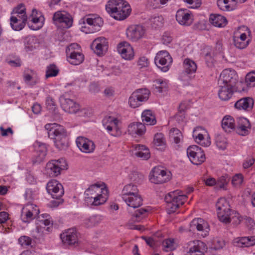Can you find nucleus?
<instances>
[{
	"label": "nucleus",
	"instance_id": "obj_1",
	"mask_svg": "<svg viewBox=\"0 0 255 255\" xmlns=\"http://www.w3.org/2000/svg\"><path fill=\"white\" fill-rule=\"evenodd\" d=\"M123 200L129 207L128 210L132 215L131 221L139 222L146 216L147 209L143 208L138 209L142 205V199L139 194L125 196Z\"/></svg>",
	"mask_w": 255,
	"mask_h": 255
},
{
	"label": "nucleus",
	"instance_id": "obj_2",
	"mask_svg": "<svg viewBox=\"0 0 255 255\" xmlns=\"http://www.w3.org/2000/svg\"><path fill=\"white\" fill-rule=\"evenodd\" d=\"M48 137L54 140L55 146L59 150H65L68 147L66 130L63 126L56 124H48L45 126Z\"/></svg>",
	"mask_w": 255,
	"mask_h": 255
},
{
	"label": "nucleus",
	"instance_id": "obj_3",
	"mask_svg": "<svg viewBox=\"0 0 255 255\" xmlns=\"http://www.w3.org/2000/svg\"><path fill=\"white\" fill-rule=\"evenodd\" d=\"M110 15L117 20H124L130 13L131 8L128 2L124 0H110L106 5Z\"/></svg>",
	"mask_w": 255,
	"mask_h": 255
},
{
	"label": "nucleus",
	"instance_id": "obj_4",
	"mask_svg": "<svg viewBox=\"0 0 255 255\" xmlns=\"http://www.w3.org/2000/svg\"><path fill=\"white\" fill-rule=\"evenodd\" d=\"M187 196L181 191L175 190L165 196L164 200L166 203V210L169 214L174 213L176 210L184 204Z\"/></svg>",
	"mask_w": 255,
	"mask_h": 255
},
{
	"label": "nucleus",
	"instance_id": "obj_5",
	"mask_svg": "<svg viewBox=\"0 0 255 255\" xmlns=\"http://www.w3.org/2000/svg\"><path fill=\"white\" fill-rule=\"evenodd\" d=\"M102 189L100 184L91 185L84 192L85 201L94 206L104 204L106 201V198L101 194Z\"/></svg>",
	"mask_w": 255,
	"mask_h": 255
},
{
	"label": "nucleus",
	"instance_id": "obj_6",
	"mask_svg": "<svg viewBox=\"0 0 255 255\" xmlns=\"http://www.w3.org/2000/svg\"><path fill=\"white\" fill-rule=\"evenodd\" d=\"M67 163L64 158L51 160L47 163L45 168V174L49 177H56L61 174L63 170L67 169Z\"/></svg>",
	"mask_w": 255,
	"mask_h": 255
},
{
	"label": "nucleus",
	"instance_id": "obj_7",
	"mask_svg": "<svg viewBox=\"0 0 255 255\" xmlns=\"http://www.w3.org/2000/svg\"><path fill=\"white\" fill-rule=\"evenodd\" d=\"M187 154L190 161L195 165H200L206 159L204 151L197 145L190 146L187 149Z\"/></svg>",
	"mask_w": 255,
	"mask_h": 255
},
{
	"label": "nucleus",
	"instance_id": "obj_8",
	"mask_svg": "<svg viewBox=\"0 0 255 255\" xmlns=\"http://www.w3.org/2000/svg\"><path fill=\"white\" fill-rule=\"evenodd\" d=\"M210 231L208 223L202 218H195L190 223L189 231L192 233L198 232L202 237H206Z\"/></svg>",
	"mask_w": 255,
	"mask_h": 255
},
{
	"label": "nucleus",
	"instance_id": "obj_9",
	"mask_svg": "<svg viewBox=\"0 0 255 255\" xmlns=\"http://www.w3.org/2000/svg\"><path fill=\"white\" fill-rule=\"evenodd\" d=\"M172 62V57L167 51L158 52L154 59V62L156 66L164 72L169 70V64Z\"/></svg>",
	"mask_w": 255,
	"mask_h": 255
},
{
	"label": "nucleus",
	"instance_id": "obj_10",
	"mask_svg": "<svg viewBox=\"0 0 255 255\" xmlns=\"http://www.w3.org/2000/svg\"><path fill=\"white\" fill-rule=\"evenodd\" d=\"M238 81V75L235 71L226 69L221 73L218 84L236 87Z\"/></svg>",
	"mask_w": 255,
	"mask_h": 255
},
{
	"label": "nucleus",
	"instance_id": "obj_11",
	"mask_svg": "<svg viewBox=\"0 0 255 255\" xmlns=\"http://www.w3.org/2000/svg\"><path fill=\"white\" fill-rule=\"evenodd\" d=\"M52 19L55 24H61V26L63 28H69L73 23L72 16L64 10L55 12L53 14Z\"/></svg>",
	"mask_w": 255,
	"mask_h": 255
},
{
	"label": "nucleus",
	"instance_id": "obj_12",
	"mask_svg": "<svg viewBox=\"0 0 255 255\" xmlns=\"http://www.w3.org/2000/svg\"><path fill=\"white\" fill-rule=\"evenodd\" d=\"M149 180L154 184H162L169 180V175L160 167H154L151 171Z\"/></svg>",
	"mask_w": 255,
	"mask_h": 255
},
{
	"label": "nucleus",
	"instance_id": "obj_13",
	"mask_svg": "<svg viewBox=\"0 0 255 255\" xmlns=\"http://www.w3.org/2000/svg\"><path fill=\"white\" fill-rule=\"evenodd\" d=\"M36 230L38 233H43L44 231L50 232L53 225L52 221L48 214H42L36 218Z\"/></svg>",
	"mask_w": 255,
	"mask_h": 255
},
{
	"label": "nucleus",
	"instance_id": "obj_14",
	"mask_svg": "<svg viewBox=\"0 0 255 255\" xmlns=\"http://www.w3.org/2000/svg\"><path fill=\"white\" fill-rule=\"evenodd\" d=\"M39 213L38 207L33 204H27L21 210V219L24 223H29L36 218Z\"/></svg>",
	"mask_w": 255,
	"mask_h": 255
},
{
	"label": "nucleus",
	"instance_id": "obj_15",
	"mask_svg": "<svg viewBox=\"0 0 255 255\" xmlns=\"http://www.w3.org/2000/svg\"><path fill=\"white\" fill-rule=\"evenodd\" d=\"M145 32V28L141 25H132L127 29V37L132 41H136L141 38Z\"/></svg>",
	"mask_w": 255,
	"mask_h": 255
},
{
	"label": "nucleus",
	"instance_id": "obj_16",
	"mask_svg": "<svg viewBox=\"0 0 255 255\" xmlns=\"http://www.w3.org/2000/svg\"><path fill=\"white\" fill-rule=\"evenodd\" d=\"M84 22H86L90 26L91 32H95L100 30L103 25V20L98 15L90 14L87 15L84 18Z\"/></svg>",
	"mask_w": 255,
	"mask_h": 255
},
{
	"label": "nucleus",
	"instance_id": "obj_17",
	"mask_svg": "<svg viewBox=\"0 0 255 255\" xmlns=\"http://www.w3.org/2000/svg\"><path fill=\"white\" fill-rule=\"evenodd\" d=\"M46 189L52 197L55 199L61 198L64 192L62 184L55 180H52L48 182Z\"/></svg>",
	"mask_w": 255,
	"mask_h": 255
},
{
	"label": "nucleus",
	"instance_id": "obj_18",
	"mask_svg": "<svg viewBox=\"0 0 255 255\" xmlns=\"http://www.w3.org/2000/svg\"><path fill=\"white\" fill-rule=\"evenodd\" d=\"M91 46L95 53L102 56L108 50V42L104 37H99L93 41Z\"/></svg>",
	"mask_w": 255,
	"mask_h": 255
},
{
	"label": "nucleus",
	"instance_id": "obj_19",
	"mask_svg": "<svg viewBox=\"0 0 255 255\" xmlns=\"http://www.w3.org/2000/svg\"><path fill=\"white\" fill-rule=\"evenodd\" d=\"M62 242L69 246H77L79 244L77 231L74 228L69 229L60 235Z\"/></svg>",
	"mask_w": 255,
	"mask_h": 255
},
{
	"label": "nucleus",
	"instance_id": "obj_20",
	"mask_svg": "<svg viewBox=\"0 0 255 255\" xmlns=\"http://www.w3.org/2000/svg\"><path fill=\"white\" fill-rule=\"evenodd\" d=\"M119 123V121L117 119L110 116L103 121V126L109 132H113L111 134L114 136H117L121 133L118 127Z\"/></svg>",
	"mask_w": 255,
	"mask_h": 255
},
{
	"label": "nucleus",
	"instance_id": "obj_21",
	"mask_svg": "<svg viewBox=\"0 0 255 255\" xmlns=\"http://www.w3.org/2000/svg\"><path fill=\"white\" fill-rule=\"evenodd\" d=\"M117 50L122 58L126 60H131L133 58V49L127 41H123L119 43L117 46Z\"/></svg>",
	"mask_w": 255,
	"mask_h": 255
},
{
	"label": "nucleus",
	"instance_id": "obj_22",
	"mask_svg": "<svg viewBox=\"0 0 255 255\" xmlns=\"http://www.w3.org/2000/svg\"><path fill=\"white\" fill-rule=\"evenodd\" d=\"M76 142L80 150L84 152H92L94 151L95 147V144L92 140L84 136L78 137Z\"/></svg>",
	"mask_w": 255,
	"mask_h": 255
},
{
	"label": "nucleus",
	"instance_id": "obj_23",
	"mask_svg": "<svg viewBox=\"0 0 255 255\" xmlns=\"http://www.w3.org/2000/svg\"><path fill=\"white\" fill-rule=\"evenodd\" d=\"M36 152L35 157L32 159L33 164L40 163L44 159L47 154V148L44 143L36 142L34 144Z\"/></svg>",
	"mask_w": 255,
	"mask_h": 255
},
{
	"label": "nucleus",
	"instance_id": "obj_24",
	"mask_svg": "<svg viewBox=\"0 0 255 255\" xmlns=\"http://www.w3.org/2000/svg\"><path fill=\"white\" fill-rule=\"evenodd\" d=\"M220 89L218 91V96L222 101H228L232 97L237 88L231 86H228L221 84H218Z\"/></svg>",
	"mask_w": 255,
	"mask_h": 255
},
{
	"label": "nucleus",
	"instance_id": "obj_25",
	"mask_svg": "<svg viewBox=\"0 0 255 255\" xmlns=\"http://www.w3.org/2000/svg\"><path fill=\"white\" fill-rule=\"evenodd\" d=\"M191 13L187 9H179L176 14V19L178 23L183 25H189L192 22Z\"/></svg>",
	"mask_w": 255,
	"mask_h": 255
},
{
	"label": "nucleus",
	"instance_id": "obj_26",
	"mask_svg": "<svg viewBox=\"0 0 255 255\" xmlns=\"http://www.w3.org/2000/svg\"><path fill=\"white\" fill-rule=\"evenodd\" d=\"M251 126L249 121L245 118H240L238 120L236 132L240 135L249 134Z\"/></svg>",
	"mask_w": 255,
	"mask_h": 255
},
{
	"label": "nucleus",
	"instance_id": "obj_27",
	"mask_svg": "<svg viewBox=\"0 0 255 255\" xmlns=\"http://www.w3.org/2000/svg\"><path fill=\"white\" fill-rule=\"evenodd\" d=\"M67 61L74 65L82 63L84 60V56L80 51L70 52L69 49H66Z\"/></svg>",
	"mask_w": 255,
	"mask_h": 255
},
{
	"label": "nucleus",
	"instance_id": "obj_28",
	"mask_svg": "<svg viewBox=\"0 0 255 255\" xmlns=\"http://www.w3.org/2000/svg\"><path fill=\"white\" fill-rule=\"evenodd\" d=\"M254 106V100L250 97L243 98L237 101L235 104V107L239 110L251 111Z\"/></svg>",
	"mask_w": 255,
	"mask_h": 255
},
{
	"label": "nucleus",
	"instance_id": "obj_29",
	"mask_svg": "<svg viewBox=\"0 0 255 255\" xmlns=\"http://www.w3.org/2000/svg\"><path fill=\"white\" fill-rule=\"evenodd\" d=\"M63 110L70 114H75L79 110V105L70 99H64L61 101Z\"/></svg>",
	"mask_w": 255,
	"mask_h": 255
},
{
	"label": "nucleus",
	"instance_id": "obj_30",
	"mask_svg": "<svg viewBox=\"0 0 255 255\" xmlns=\"http://www.w3.org/2000/svg\"><path fill=\"white\" fill-rule=\"evenodd\" d=\"M145 127L144 124L141 123H132L128 127V133L132 136L141 135L145 131Z\"/></svg>",
	"mask_w": 255,
	"mask_h": 255
},
{
	"label": "nucleus",
	"instance_id": "obj_31",
	"mask_svg": "<svg viewBox=\"0 0 255 255\" xmlns=\"http://www.w3.org/2000/svg\"><path fill=\"white\" fill-rule=\"evenodd\" d=\"M10 19L11 28L15 31H19L24 27L27 20V16L22 15L21 18H19L18 17L11 16Z\"/></svg>",
	"mask_w": 255,
	"mask_h": 255
},
{
	"label": "nucleus",
	"instance_id": "obj_32",
	"mask_svg": "<svg viewBox=\"0 0 255 255\" xmlns=\"http://www.w3.org/2000/svg\"><path fill=\"white\" fill-rule=\"evenodd\" d=\"M234 245L240 248L253 246L255 245V238L254 237L238 238L234 240Z\"/></svg>",
	"mask_w": 255,
	"mask_h": 255
},
{
	"label": "nucleus",
	"instance_id": "obj_33",
	"mask_svg": "<svg viewBox=\"0 0 255 255\" xmlns=\"http://www.w3.org/2000/svg\"><path fill=\"white\" fill-rule=\"evenodd\" d=\"M210 22L215 26L223 27L226 25V18L220 14H211L209 18Z\"/></svg>",
	"mask_w": 255,
	"mask_h": 255
},
{
	"label": "nucleus",
	"instance_id": "obj_34",
	"mask_svg": "<svg viewBox=\"0 0 255 255\" xmlns=\"http://www.w3.org/2000/svg\"><path fill=\"white\" fill-rule=\"evenodd\" d=\"M247 35L242 33L240 36H234L233 37L234 44L238 49H244L249 44L251 39L247 40Z\"/></svg>",
	"mask_w": 255,
	"mask_h": 255
},
{
	"label": "nucleus",
	"instance_id": "obj_35",
	"mask_svg": "<svg viewBox=\"0 0 255 255\" xmlns=\"http://www.w3.org/2000/svg\"><path fill=\"white\" fill-rule=\"evenodd\" d=\"M217 213H219L220 217H223V213L225 212H232L229 202L224 198H221L218 200L216 205Z\"/></svg>",
	"mask_w": 255,
	"mask_h": 255
},
{
	"label": "nucleus",
	"instance_id": "obj_36",
	"mask_svg": "<svg viewBox=\"0 0 255 255\" xmlns=\"http://www.w3.org/2000/svg\"><path fill=\"white\" fill-rule=\"evenodd\" d=\"M234 119L230 116H226L222 121V127L224 130L227 132H230L235 129Z\"/></svg>",
	"mask_w": 255,
	"mask_h": 255
},
{
	"label": "nucleus",
	"instance_id": "obj_37",
	"mask_svg": "<svg viewBox=\"0 0 255 255\" xmlns=\"http://www.w3.org/2000/svg\"><path fill=\"white\" fill-rule=\"evenodd\" d=\"M142 122L147 125H154L156 123L155 115L150 110H144L141 115Z\"/></svg>",
	"mask_w": 255,
	"mask_h": 255
},
{
	"label": "nucleus",
	"instance_id": "obj_38",
	"mask_svg": "<svg viewBox=\"0 0 255 255\" xmlns=\"http://www.w3.org/2000/svg\"><path fill=\"white\" fill-rule=\"evenodd\" d=\"M135 149L136 151L134 154L137 157L141 158L143 160H147L150 158V154L148 148L143 145H135Z\"/></svg>",
	"mask_w": 255,
	"mask_h": 255
},
{
	"label": "nucleus",
	"instance_id": "obj_39",
	"mask_svg": "<svg viewBox=\"0 0 255 255\" xmlns=\"http://www.w3.org/2000/svg\"><path fill=\"white\" fill-rule=\"evenodd\" d=\"M138 194V189L137 186L132 183L128 184L125 185L122 190V198L125 197V196H129Z\"/></svg>",
	"mask_w": 255,
	"mask_h": 255
},
{
	"label": "nucleus",
	"instance_id": "obj_40",
	"mask_svg": "<svg viewBox=\"0 0 255 255\" xmlns=\"http://www.w3.org/2000/svg\"><path fill=\"white\" fill-rule=\"evenodd\" d=\"M101 221L99 215H93L86 218L83 222L84 225L87 228H91L99 224Z\"/></svg>",
	"mask_w": 255,
	"mask_h": 255
},
{
	"label": "nucleus",
	"instance_id": "obj_41",
	"mask_svg": "<svg viewBox=\"0 0 255 255\" xmlns=\"http://www.w3.org/2000/svg\"><path fill=\"white\" fill-rule=\"evenodd\" d=\"M183 67V71L190 74H194L197 70V65L195 62L188 58L184 60Z\"/></svg>",
	"mask_w": 255,
	"mask_h": 255
},
{
	"label": "nucleus",
	"instance_id": "obj_42",
	"mask_svg": "<svg viewBox=\"0 0 255 255\" xmlns=\"http://www.w3.org/2000/svg\"><path fill=\"white\" fill-rule=\"evenodd\" d=\"M169 137L176 144L179 143L183 138L181 132L176 128H173L170 130Z\"/></svg>",
	"mask_w": 255,
	"mask_h": 255
},
{
	"label": "nucleus",
	"instance_id": "obj_43",
	"mask_svg": "<svg viewBox=\"0 0 255 255\" xmlns=\"http://www.w3.org/2000/svg\"><path fill=\"white\" fill-rule=\"evenodd\" d=\"M137 99H139L140 103L142 102L146 101L150 94L149 91L147 89H140L134 91Z\"/></svg>",
	"mask_w": 255,
	"mask_h": 255
},
{
	"label": "nucleus",
	"instance_id": "obj_44",
	"mask_svg": "<svg viewBox=\"0 0 255 255\" xmlns=\"http://www.w3.org/2000/svg\"><path fill=\"white\" fill-rule=\"evenodd\" d=\"M193 137L195 138L197 143H198V144H200L202 146L207 147L211 144L210 137L208 136H207V137L206 142H203V140H205V137L203 134L202 133H198L196 135V132L194 131L193 133Z\"/></svg>",
	"mask_w": 255,
	"mask_h": 255
},
{
	"label": "nucleus",
	"instance_id": "obj_45",
	"mask_svg": "<svg viewBox=\"0 0 255 255\" xmlns=\"http://www.w3.org/2000/svg\"><path fill=\"white\" fill-rule=\"evenodd\" d=\"M163 247L165 248L166 252L173 251L177 247V244L175 242L173 239H168L163 241L162 242Z\"/></svg>",
	"mask_w": 255,
	"mask_h": 255
},
{
	"label": "nucleus",
	"instance_id": "obj_46",
	"mask_svg": "<svg viewBox=\"0 0 255 255\" xmlns=\"http://www.w3.org/2000/svg\"><path fill=\"white\" fill-rule=\"evenodd\" d=\"M23 79L25 83L29 84L31 86H34L39 82L38 78L34 77L26 72L23 73Z\"/></svg>",
	"mask_w": 255,
	"mask_h": 255
},
{
	"label": "nucleus",
	"instance_id": "obj_47",
	"mask_svg": "<svg viewBox=\"0 0 255 255\" xmlns=\"http://www.w3.org/2000/svg\"><path fill=\"white\" fill-rule=\"evenodd\" d=\"M58 73L59 69L57 66L54 64H51L47 67L45 77L48 78L50 77L56 76Z\"/></svg>",
	"mask_w": 255,
	"mask_h": 255
},
{
	"label": "nucleus",
	"instance_id": "obj_48",
	"mask_svg": "<svg viewBox=\"0 0 255 255\" xmlns=\"http://www.w3.org/2000/svg\"><path fill=\"white\" fill-rule=\"evenodd\" d=\"M25 7L24 4L21 3L18 4L16 7H14L11 12V14H15L13 15L18 18H21L22 15H26Z\"/></svg>",
	"mask_w": 255,
	"mask_h": 255
},
{
	"label": "nucleus",
	"instance_id": "obj_49",
	"mask_svg": "<svg viewBox=\"0 0 255 255\" xmlns=\"http://www.w3.org/2000/svg\"><path fill=\"white\" fill-rule=\"evenodd\" d=\"M151 26L154 28L162 26L163 23V18L161 16H154L150 19Z\"/></svg>",
	"mask_w": 255,
	"mask_h": 255
},
{
	"label": "nucleus",
	"instance_id": "obj_50",
	"mask_svg": "<svg viewBox=\"0 0 255 255\" xmlns=\"http://www.w3.org/2000/svg\"><path fill=\"white\" fill-rule=\"evenodd\" d=\"M192 74L183 71L179 76V79L184 82L183 84L184 85H189L190 81L194 77V76H193Z\"/></svg>",
	"mask_w": 255,
	"mask_h": 255
},
{
	"label": "nucleus",
	"instance_id": "obj_51",
	"mask_svg": "<svg viewBox=\"0 0 255 255\" xmlns=\"http://www.w3.org/2000/svg\"><path fill=\"white\" fill-rule=\"evenodd\" d=\"M165 140L164 135L161 133H157L155 134L153 143L156 146H163L165 144Z\"/></svg>",
	"mask_w": 255,
	"mask_h": 255
},
{
	"label": "nucleus",
	"instance_id": "obj_52",
	"mask_svg": "<svg viewBox=\"0 0 255 255\" xmlns=\"http://www.w3.org/2000/svg\"><path fill=\"white\" fill-rule=\"evenodd\" d=\"M138 100L139 99H137L136 95H135L134 92H133L128 100V103L129 106L133 108L138 107L141 105Z\"/></svg>",
	"mask_w": 255,
	"mask_h": 255
},
{
	"label": "nucleus",
	"instance_id": "obj_53",
	"mask_svg": "<svg viewBox=\"0 0 255 255\" xmlns=\"http://www.w3.org/2000/svg\"><path fill=\"white\" fill-rule=\"evenodd\" d=\"M46 105L48 110L51 113L56 114V107L53 99L50 97H47L46 100Z\"/></svg>",
	"mask_w": 255,
	"mask_h": 255
},
{
	"label": "nucleus",
	"instance_id": "obj_54",
	"mask_svg": "<svg viewBox=\"0 0 255 255\" xmlns=\"http://www.w3.org/2000/svg\"><path fill=\"white\" fill-rule=\"evenodd\" d=\"M154 86L155 87V89L157 90V92L159 93H162L163 91V89L166 88V83L165 81L161 79H156L154 81Z\"/></svg>",
	"mask_w": 255,
	"mask_h": 255
},
{
	"label": "nucleus",
	"instance_id": "obj_55",
	"mask_svg": "<svg viewBox=\"0 0 255 255\" xmlns=\"http://www.w3.org/2000/svg\"><path fill=\"white\" fill-rule=\"evenodd\" d=\"M143 175L137 171H133L129 175L130 179L135 183H140L143 179Z\"/></svg>",
	"mask_w": 255,
	"mask_h": 255
},
{
	"label": "nucleus",
	"instance_id": "obj_56",
	"mask_svg": "<svg viewBox=\"0 0 255 255\" xmlns=\"http://www.w3.org/2000/svg\"><path fill=\"white\" fill-rule=\"evenodd\" d=\"M31 239L28 236H22L18 239V243L24 248L31 246Z\"/></svg>",
	"mask_w": 255,
	"mask_h": 255
},
{
	"label": "nucleus",
	"instance_id": "obj_57",
	"mask_svg": "<svg viewBox=\"0 0 255 255\" xmlns=\"http://www.w3.org/2000/svg\"><path fill=\"white\" fill-rule=\"evenodd\" d=\"M233 212H225L223 213V217L221 218L220 217V215H219V213H217L218 218L219 220L222 223L225 224H228L231 222L230 216H231V214Z\"/></svg>",
	"mask_w": 255,
	"mask_h": 255
},
{
	"label": "nucleus",
	"instance_id": "obj_58",
	"mask_svg": "<svg viewBox=\"0 0 255 255\" xmlns=\"http://www.w3.org/2000/svg\"><path fill=\"white\" fill-rule=\"evenodd\" d=\"M230 179V178L228 175H223L218 179L217 185L220 188H223L225 185H227Z\"/></svg>",
	"mask_w": 255,
	"mask_h": 255
},
{
	"label": "nucleus",
	"instance_id": "obj_59",
	"mask_svg": "<svg viewBox=\"0 0 255 255\" xmlns=\"http://www.w3.org/2000/svg\"><path fill=\"white\" fill-rule=\"evenodd\" d=\"M229 0H217L218 6L222 10H229L230 6L229 4Z\"/></svg>",
	"mask_w": 255,
	"mask_h": 255
},
{
	"label": "nucleus",
	"instance_id": "obj_60",
	"mask_svg": "<svg viewBox=\"0 0 255 255\" xmlns=\"http://www.w3.org/2000/svg\"><path fill=\"white\" fill-rule=\"evenodd\" d=\"M230 219L231 222L232 221L233 224L236 225H239L242 220V217L239 216V214L233 210L230 216Z\"/></svg>",
	"mask_w": 255,
	"mask_h": 255
},
{
	"label": "nucleus",
	"instance_id": "obj_61",
	"mask_svg": "<svg viewBox=\"0 0 255 255\" xmlns=\"http://www.w3.org/2000/svg\"><path fill=\"white\" fill-rule=\"evenodd\" d=\"M243 181V176L241 174H237L233 177L232 183L235 186L240 185Z\"/></svg>",
	"mask_w": 255,
	"mask_h": 255
},
{
	"label": "nucleus",
	"instance_id": "obj_62",
	"mask_svg": "<svg viewBox=\"0 0 255 255\" xmlns=\"http://www.w3.org/2000/svg\"><path fill=\"white\" fill-rule=\"evenodd\" d=\"M204 50L206 51V52L204 53V57L206 62L212 63L213 57L212 49L210 47H207L205 48Z\"/></svg>",
	"mask_w": 255,
	"mask_h": 255
},
{
	"label": "nucleus",
	"instance_id": "obj_63",
	"mask_svg": "<svg viewBox=\"0 0 255 255\" xmlns=\"http://www.w3.org/2000/svg\"><path fill=\"white\" fill-rule=\"evenodd\" d=\"M216 145L220 149H225L227 146V141L224 138H218L216 140Z\"/></svg>",
	"mask_w": 255,
	"mask_h": 255
},
{
	"label": "nucleus",
	"instance_id": "obj_64",
	"mask_svg": "<svg viewBox=\"0 0 255 255\" xmlns=\"http://www.w3.org/2000/svg\"><path fill=\"white\" fill-rule=\"evenodd\" d=\"M175 118L178 123H182L185 119V113L178 110V113L175 116Z\"/></svg>",
	"mask_w": 255,
	"mask_h": 255
}]
</instances>
